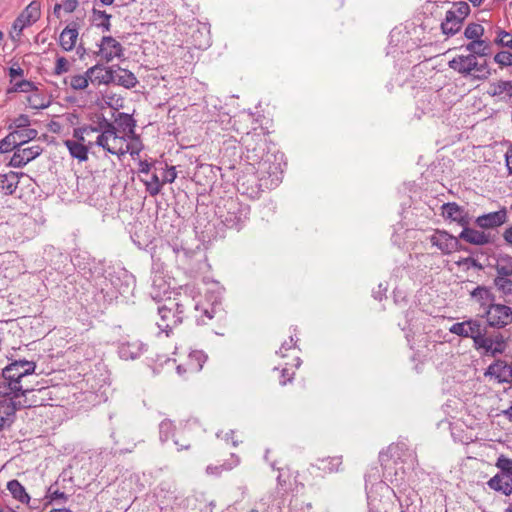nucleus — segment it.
<instances>
[{
    "label": "nucleus",
    "mask_w": 512,
    "mask_h": 512,
    "mask_svg": "<svg viewBox=\"0 0 512 512\" xmlns=\"http://www.w3.org/2000/svg\"><path fill=\"white\" fill-rule=\"evenodd\" d=\"M459 238L473 245H485L490 242V236L488 234L467 226H463Z\"/></svg>",
    "instance_id": "nucleus-22"
},
{
    "label": "nucleus",
    "mask_w": 512,
    "mask_h": 512,
    "mask_svg": "<svg viewBox=\"0 0 512 512\" xmlns=\"http://www.w3.org/2000/svg\"><path fill=\"white\" fill-rule=\"evenodd\" d=\"M473 6H480L484 0H468Z\"/></svg>",
    "instance_id": "nucleus-56"
},
{
    "label": "nucleus",
    "mask_w": 512,
    "mask_h": 512,
    "mask_svg": "<svg viewBox=\"0 0 512 512\" xmlns=\"http://www.w3.org/2000/svg\"><path fill=\"white\" fill-rule=\"evenodd\" d=\"M472 264H473V266H474V267H477V268H479V269H481V268H482V266H481V265H479L475 260H473V261H472Z\"/></svg>",
    "instance_id": "nucleus-60"
},
{
    "label": "nucleus",
    "mask_w": 512,
    "mask_h": 512,
    "mask_svg": "<svg viewBox=\"0 0 512 512\" xmlns=\"http://www.w3.org/2000/svg\"><path fill=\"white\" fill-rule=\"evenodd\" d=\"M100 128L95 144L112 155L121 157L129 153L134 157L143 149L140 138L135 135L134 125L127 124L126 127H122L105 122Z\"/></svg>",
    "instance_id": "nucleus-1"
},
{
    "label": "nucleus",
    "mask_w": 512,
    "mask_h": 512,
    "mask_svg": "<svg viewBox=\"0 0 512 512\" xmlns=\"http://www.w3.org/2000/svg\"><path fill=\"white\" fill-rule=\"evenodd\" d=\"M50 512H72V511H70L68 509H53Z\"/></svg>",
    "instance_id": "nucleus-57"
},
{
    "label": "nucleus",
    "mask_w": 512,
    "mask_h": 512,
    "mask_svg": "<svg viewBox=\"0 0 512 512\" xmlns=\"http://www.w3.org/2000/svg\"><path fill=\"white\" fill-rule=\"evenodd\" d=\"M486 329L487 328L479 320L470 318L462 322L454 323L449 328V331L463 338H471L474 345Z\"/></svg>",
    "instance_id": "nucleus-12"
},
{
    "label": "nucleus",
    "mask_w": 512,
    "mask_h": 512,
    "mask_svg": "<svg viewBox=\"0 0 512 512\" xmlns=\"http://www.w3.org/2000/svg\"><path fill=\"white\" fill-rule=\"evenodd\" d=\"M481 317L485 318L487 326L503 329L512 323V307L494 302Z\"/></svg>",
    "instance_id": "nucleus-9"
},
{
    "label": "nucleus",
    "mask_w": 512,
    "mask_h": 512,
    "mask_svg": "<svg viewBox=\"0 0 512 512\" xmlns=\"http://www.w3.org/2000/svg\"><path fill=\"white\" fill-rule=\"evenodd\" d=\"M64 145L68 149L70 156L77 159L79 162H85L88 160L89 150L81 143L67 139L64 141Z\"/></svg>",
    "instance_id": "nucleus-26"
},
{
    "label": "nucleus",
    "mask_w": 512,
    "mask_h": 512,
    "mask_svg": "<svg viewBox=\"0 0 512 512\" xmlns=\"http://www.w3.org/2000/svg\"><path fill=\"white\" fill-rule=\"evenodd\" d=\"M442 215L461 226H467L470 218L463 207L455 202H449L442 205Z\"/></svg>",
    "instance_id": "nucleus-18"
},
{
    "label": "nucleus",
    "mask_w": 512,
    "mask_h": 512,
    "mask_svg": "<svg viewBox=\"0 0 512 512\" xmlns=\"http://www.w3.org/2000/svg\"><path fill=\"white\" fill-rule=\"evenodd\" d=\"M342 466V457L340 456H333V457H326L321 460H319L318 468L322 470L324 473H336L341 470Z\"/></svg>",
    "instance_id": "nucleus-32"
},
{
    "label": "nucleus",
    "mask_w": 512,
    "mask_h": 512,
    "mask_svg": "<svg viewBox=\"0 0 512 512\" xmlns=\"http://www.w3.org/2000/svg\"><path fill=\"white\" fill-rule=\"evenodd\" d=\"M493 285L500 296L509 301L512 297V276L511 277H494Z\"/></svg>",
    "instance_id": "nucleus-28"
},
{
    "label": "nucleus",
    "mask_w": 512,
    "mask_h": 512,
    "mask_svg": "<svg viewBox=\"0 0 512 512\" xmlns=\"http://www.w3.org/2000/svg\"><path fill=\"white\" fill-rule=\"evenodd\" d=\"M477 54L469 52L467 55H458L448 62L449 68L464 77L471 76L474 80H486L491 71L487 62L479 63Z\"/></svg>",
    "instance_id": "nucleus-3"
},
{
    "label": "nucleus",
    "mask_w": 512,
    "mask_h": 512,
    "mask_svg": "<svg viewBox=\"0 0 512 512\" xmlns=\"http://www.w3.org/2000/svg\"><path fill=\"white\" fill-rule=\"evenodd\" d=\"M112 83H116L117 85L130 89L136 86L138 80L131 71L119 67L117 70H114V79Z\"/></svg>",
    "instance_id": "nucleus-24"
},
{
    "label": "nucleus",
    "mask_w": 512,
    "mask_h": 512,
    "mask_svg": "<svg viewBox=\"0 0 512 512\" xmlns=\"http://www.w3.org/2000/svg\"><path fill=\"white\" fill-rule=\"evenodd\" d=\"M89 80L92 84L108 85L113 82L114 69L112 67H104L102 65H94L87 69Z\"/></svg>",
    "instance_id": "nucleus-19"
},
{
    "label": "nucleus",
    "mask_w": 512,
    "mask_h": 512,
    "mask_svg": "<svg viewBox=\"0 0 512 512\" xmlns=\"http://www.w3.org/2000/svg\"><path fill=\"white\" fill-rule=\"evenodd\" d=\"M503 238L507 243L512 245V227L504 231Z\"/></svg>",
    "instance_id": "nucleus-52"
},
{
    "label": "nucleus",
    "mask_w": 512,
    "mask_h": 512,
    "mask_svg": "<svg viewBox=\"0 0 512 512\" xmlns=\"http://www.w3.org/2000/svg\"><path fill=\"white\" fill-rule=\"evenodd\" d=\"M160 321L157 323L158 326L165 331L171 330L178 323V317L172 312L170 308L162 306L158 310Z\"/></svg>",
    "instance_id": "nucleus-27"
},
{
    "label": "nucleus",
    "mask_w": 512,
    "mask_h": 512,
    "mask_svg": "<svg viewBox=\"0 0 512 512\" xmlns=\"http://www.w3.org/2000/svg\"><path fill=\"white\" fill-rule=\"evenodd\" d=\"M46 498L49 499L50 501H57V500L66 501L67 495L59 489L57 484H54L48 488Z\"/></svg>",
    "instance_id": "nucleus-42"
},
{
    "label": "nucleus",
    "mask_w": 512,
    "mask_h": 512,
    "mask_svg": "<svg viewBox=\"0 0 512 512\" xmlns=\"http://www.w3.org/2000/svg\"><path fill=\"white\" fill-rule=\"evenodd\" d=\"M31 405L32 403L28 399L4 397L3 400H0V430L13 423L18 409Z\"/></svg>",
    "instance_id": "nucleus-11"
},
{
    "label": "nucleus",
    "mask_w": 512,
    "mask_h": 512,
    "mask_svg": "<svg viewBox=\"0 0 512 512\" xmlns=\"http://www.w3.org/2000/svg\"><path fill=\"white\" fill-rule=\"evenodd\" d=\"M217 471H218V467H211V466L207 467L208 474H215V473H217Z\"/></svg>",
    "instance_id": "nucleus-55"
},
{
    "label": "nucleus",
    "mask_w": 512,
    "mask_h": 512,
    "mask_svg": "<svg viewBox=\"0 0 512 512\" xmlns=\"http://www.w3.org/2000/svg\"><path fill=\"white\" fill-rule=\"evenodd\" d=\"M141 181L145 185L146 191L150 196L158 195L163 187V182L156 173H151L149 178H142Z\"/></svg>",
    "instance_id": "nucleus-34"
},
{
    "label": "nucleus",
    "mask_w": 512,
    "mask_h": 512,
    "mask_svg": "<svg viewBox=\"0 0 512 512\" xmlns=\"http://www.w3.org/2000/svg\"><path fill=\"white\" fill-rule=\"evenodd\" d=\"M9 76H10V81H11V83H14V82H15L16 77H21V76H23V69H22V68H20V67H14V66H12V67L9 69Z\"/></svg>",
    "instance_id": "nucleus-50"
},
{
    "label": "nucleus",
    "mask_w": 512,
    "mask_h": 512,
    "mask_svg": "<svg viewBox=\"0 0 512 512\" xmlns=\"http://www.w3.org/2000/svg\"><path fill=\"white\" fill-rule=\"evenodd\" d=\"M504 414L510 421H512V405L507 410L504 411Z\"/></svg>",
    "instance_id": "nucleus-54"
},
{
    "label": "nucleus",
    "mask_w": 512,
    "mask_h": 512,
    "mask_svg": "<svg viewBox=\"0 0 512 512\" xmlns=\"http://www.w3.org/2000/svg\"><path fill=\"white\" fill-rule=\"evenodd\" d=\"M485 29L481 24L469 23L465 30L464 36L470 42L465 46L466 50L477 54L479 57L487 56L491 49V43L488 39H484Z\"/></svg>",
    "instance_id": "nucleus-6"
},
{
    "label": "nucleus",
    "mask_w": 512,
    "mask_h": 512,
    "mask_svg": "<svg viewBox=\"0 0 512 512\" xmlns=\"http://www.w3.org/2000/svg\"><path fill=\"white\" fill-rule=\"evenodd\" d=\"M18 150L20 151L21 155L25 158V160L29 163L42 153L43 148L40 145H32L25 148H18Z\"/></svg>",
    "instance_id": "nucleus-38"
},
{
    "label": "nucleus",
    "mask_w": 512,
    "mask_h": 512,
    "mask_svg": "<svg viewBox=\"0 0 512 512\" xmlns=\"http://www.w3.org/2000/svg\"><path fill=\"white\" fill-rule=\"evenodd\" d=\"M41 15L40 3L38 1H32L16 18L13 23V29L18 30L20 34L22 30L35 23Z\"/></svg>",
    "instance_id": "nucleus-15"
},
{
    "label": "nucleus",
    "mask_w": 512,
    "mask_h": 512,
    "mask_svg": "<svg viewBox=\"0 0 512 512\" xmlns=\"http://www.w3.org/2000/svg\"><path fill=\"white\" fill-rule=\"evenodd\" d=\"M30 126V119L27 115H19L17 116L12 123L9 125V129L17 130L21 128H26Z\"/></svg>",
    "instance_id": "nucleus-44"
},
{
    "label": "nucleus",
    "mask_w": 512,
    "mask_h": 512,
    "mask_svg": "<svg viewBox=\"0 0 512 512\" xmlns=\"http://www.w3.org/2000/svg\"><path fill=\"white\" fill-rule=\"evenodd\" d=\"M177 178V171L174 166H167L165 171L162 174L161 182L163 185L166 183H173Z\"/></svg>",
    "instance_id": "nucleus-47"
},
{
    "label": "nucleus",
    "mask_w": 512,
    "mask_h": 512,
    "mask_svg": "<svg viewBox=\"0 0 512 512\" xmlns=\"http://www.w3.org/2000/svg\"><path fill=\"white\" fill-rule=\"evenodd\" d=\"M105 5H110L113 3L114 0H100Z\"/></svg>",
    "instance_id": "nucleus-58"
},
{
    "label": "nucleus",
    "mask_w": 512,
    "mask_h": 512,
    "mask_svg": "<svg viewBox=\"0 0 512 512\" xmlns=\"http://www.w3.org/2000/svg\"><path fill=\"white\" fill-rule=\"evenodd\" d=\"M70 67L71 64L68 61V59H66L63 56H59L56 58L53 74L56 76H60L64 73H67L70 70Z\"/></svg>",
    "instance_id": "nucleus-39"
},
{
    "label": "nucleus",
    "mask_w": 512,
    "mask_h": 512,
    "mask_svg": "<svg viewBox=\"0 0 512 512\" xmlns=\"http://www.w3.org/2000/svg\"><path fill=\"white\" fill-rule=\"evenodd\" d=\"M98 132H99V129L96 127H92V126H84V127L75 128L73 130V136L71 139L73 141L83 144L85 146V148L90 150L93 147V145H96L95 141L91 140L90 138L93 134L98 133Z\"/></svg>",
    "instance_id": "nucleus-23"
},
{
    "label": "nucleus",
    "mask_w": 512,
    "mask_h": 512,
    "mask_svg": "<svg viewBox=\"0 0 512 512\" xmlns=\"http://www.w3.org/2000/svg\"><path fill=\"white\" fill-rule=\"evenodd\" d=\"M429 241L431 246L445 255L451 254L459 248L458 238L444 230H435L434 233L429 236Z\"/></svg>",
    "instance_id": "nucleus-14"
},
{
    "label": "nucleus",
    "mask_w": 512,
    "mask_h": 512,
    "mask_svg": "<svg viewBox=\"0 0 512 512\" xmlns=\"http://www.w3.org/2000/svg\"><path fill=\"white\" fill-rule=\"evenodd\" d=\"M506 220L507 210L506 208H502L498 211L478 216L475 220V223L482 229H493L504 224Z\"/></svg>",
    "instance_id": "nucleus-17"
},
{
    "label": "nucleus",
    "mask_w": 512,
    "mask_h": 512,
    "mask_svg": "<svg viewBox=\"0 0 512 512\" xmlns=\"http://www.w3.org/2000/svg\"><path fill=\"white\" fill-rule=\"evenodd\" d=\"M94 15L96 16V20L98 21V26L103 27L104 31H110L111 16L109 14H107L105 11H97V10H94Z\"/></svg>",
    "instance_id": "nucleus-43"
},
{
    "label": "nucleus",
    "mask_w": 512,
    "mask_h": 512,
    "mask_svg": "<svg viewBox=\"0 0 512 512\" xmlns=\"http://www.w3.org/2000/svg\"><path fill=\"white\" fill-rule=\"evenodd\" d=\"M79 37L76 25H68L65 27L59 36V45L64 51H72L77 43Z\"/></svg>",
    "instance_id": "nucleus-21"
},
{
    "label": "nucleus",
    "mask_w": 512,
    "mask_h": 512,
    "mask_svg": "<svg viewBox=\"0 0 512 512\" xmlns=\"http://www.w3.org/2000/svg\"><path fill=\"white\" fill-rule=\"evenodd\" d=\"M34 84L28 80H20L13 83V87L10 91L14 92H30L34 90Z\"/></svg>",
    "instance_id": "nucleus-46"
},
{
    "label": "nucleus",
    "mask_w": 512,
    "mask_h": 512,
    "mask_svg": "<svg viewBox=\"0 0 512 512\" xmlns=\"http://www.w3.org/2000/svg\"><path fill=\"white\" fill-rule=\"evenodd\" d=\"M470 11V6L467 2L460 1L454 3L452 8L446 12L445 18L441 23L442 33L448 36L458 33Z\"/></svg>",
    "instance_id": "nucleus-5"
},
{
    "label": "nucleus",
    "mask_w": 512,
    "mask_h": 512,
    "mask_svg": "<svg viewBox=\"0 0 512 512\" xmlns=\"http://www.w3.org/2000/svg\"><path fill=\"white\" fill-rule=\"evenodd\" d=\"M89 75L86 71L84 74H74L64 80L65 84L68 85L72 90L83 91L89 85Z\"/></svg>",
    "instance_id": "nucleus-30"
},
{
    "label": "nucleus",
    "mask_w": 512,
    "mask_h": 512,
    "mask_svg": "<svg viewBox=\"0 0 512 512\" xmlns=\"http://www.w3.org/2000/svg\"><path fill=\"white\" fill-rule=\"evenodd\" d=\"M486 93L497 101L508 102L512 99V82L496 80L489 83Z\"/></svg>",
    "instance_id": "nucleus-16"
},
{
    "label": "nucleus",
    "mask_w": 512,
    "mask_h": 512,
    "mask_svg": "<svg viewBox=\"0 0 512 512\" xmlns=\"http://www.w3.org/2000/svg\"><path fill=\"white\" fill-rule=\"evenodd\" d=\"M97 56L105 62H111L114 59H120L124 56V48L122 44L112 36H103Z\"/></svg>",
    "instance_id": "nucleus-13"
},
{
    "label": "nucleus",
    "mask_w": 512,
    "mask_h": 512,
    "mask_svg": "<svg viewBox=\"0 0 512 512\" xmlns=\"http://www.w3.org/2000/svg\"><path fill=\"white\" fill-rule=\"evenodd\" d=\"M33 108H43L45 107L44 104H31Z\"/></svg>",
    "instance_id": "nucleus-59"
},
{
    "label": "nucleus",
    "mask_w": 512,
    "mask_h": 512,
    "mask_svg": "<svg viewBox=\"0 0 512 512\" xmlns=\"http://www.w3.org/2000/svg\"><path fill=\"white\" fill-rule=\"evenodd\" d=\"M138 171L139 173H142V174H145L146 176H148L151 172V169L153 167V163H150L146 160H143V161H139V164H138Z\"/></svg>",
    "instance_id": "nucleus-49"
},
{
    "label": "nucleus",
    "mask_w": 512,
    "mask_h": 512,
    "mask_svg": "<svg viewBox=\"0 0 512 512\" xmlns=\"http://www.w3.org/2000/svg\"><path fill=\"white\" fill-rule=\"evenodd\" d=\"M160 434L164 436L165 439H168L170 436L174 437V443L179 446V449H189L190 444L189 443H181L180 440L176 437L175 434H172V432L176 429L174 423L169 419H164L160 425Z\"/></svg>",
    "instance_id": "nucleus-29"
},
{
    "label": "nucleus",
    "mask_w": 512,
    "mask_h": 512,
    "mask_svg": "<svg viewBox=\"0 0 512 512\" xmlns=\"http://www.w3.org/2000/svg\"><path fill=\"white\" fill-rule=\"evenodd\" d=\"M11 134L15 135L16 143L19 146H21V145L27 143L28 141L35 139L38 135V132L36 129L30 128V126H29L24 129L21 128V129L13 130L11 132Z\"/></svg>",
    "instance_id": "nucleus-35"
},
{
    "label": "nucleus",
    "mask_w": 512,
    "mask_h": 512,
    "mask_svg": "<svg viewBox=\"0 0 512 512\" xmlns=\"http://www.w3.org/2000/svg\"><path fill=\"white\" fill-rule=\"evenodd\" d=\"M493 61L502 69L512 66V52L501 50L493 57Z\"/></svg>",
    "instance_id": "nucleus-36"
},
{
    "label": "nucleus",
    "mask_w": 512,
    "mask_h": 512,
    "mask_svg": "<svg viewBox=\"0 0 512 512\" xmlns=\"http://www.w3.org/2000/svg\"><path fill=\"white\" fill-rule=\"evenodd\" d=\"M496 33L497 36L494 40V43L497 46L507 47L512 50V33L500 28L497 30Z\"/></svg>",
    "instance_id": "nucleus-37"
},
{
    "label": "nucleus",
    "mask_w": 512,
    "mask_h": 512,
    "mask_svg": "<svg viewBox=\"0 0 512 512\" xmlns=\"http://www.w3.org/2000/svg\"><path fill=\"white\" fill-rule=\"evenodd\" d=\"M470 295L483 312H485L495 301V295L491 292L490 288L486 286H477L471 291Z\"/></svg>",
    "instance_id": "nucleus-20"
},
{
    "label": "nucleus",
    "mask_w": 512,
    "mask_h": 512,
    "mask_svg": "<svg viewBox=\"0 0 512 512\" xmlns=\"http://www.w3.org/2000/svg\"><path fill=\"white\" fill-rule=\"evenodd\" d=\"M15 141V135L11 132L2 140H0V153H7L18 147Z\"/></svg>",
    "instance_id": "nucleus-40"
},
{
    "label": "nucleus",
    "mask_w": 512,
    "mask_h": 512,
    "mask_svg": "<svg viewBox=\"0 0 512 512\" xmlns=\"http://www.w3.org/2000/svg\"><path fill=\"white\" fill-rule=\"evenodd\" d=\"M28 164V162L25 160V158L21 155L20 151L17 149L13 156L10 159L9 165L11 167L20 168Z\"/></svg>",
    "instance_id": "nucleus-48"
},
{
    "label": "nucleus",
    "mask_w": 512,
    "mask_h": 512,
    "mask_svg": "<svg viewBox=\"0 0 512 512\" xmlns=\"http://www.w3.org/2000/svg\"><path fill=\"white\" fill-rule=\"evenodd\" d=\"M7 489L12 494L13 498L23 504H28L30 496L26 492L24 486L18 480H11L7 483Z\"/></svg>",
    "instance_id": "nucleus-31"
},
{
    "label": "nucleus",
    "mask_w": 512,
    "mask_h": 512,
    "mask_svg": "<svg viewBox=\"0 0 512 512\" xmlns=\"http://www.w3.org/2000/svg\"><path fill=\"white\" fill-rule=\"evenodd\" d=\"M493 268L496 272L495 277H511L512 276V257L508 254L499 255Z\"/></svg>",
    "instance_id": "nucleus-25"
},
{
    "label": "nucleus",
    "mask_w": 512,
    "mask_h": 512,
    "mask_svg": "<svg viewBox=\"0 0 512 512\" xmlns=\"http://www.w3.org/2000/svg\"><path fill=\"white\" fill-rule=\"evenodd\" d=\"M175 361L177 362V373L188 379L202 370L206 362V355L202 351L195 350L180 354Z\"/></svg>",
    "instance_id": "nucleus-8"
},
{
    "label": "nucleus",
    "mask_w": 512,
    "mask_h": 512,
    "mask_svg": "<svg viewBox=\"0 0 512 512\" xmlns=\"http://www.w3.org/2000/svg\"><path fill=\"white\" fill-rule=\"evenodd\" d=\"M78 7L77 0H64L62 4H56L54 6V13H57L60 9H63L66 13H72Z\"/></svg>",
    "instance_id": "nucleus-45"
},
{
    "label": "nucleus",
    "mask_w": 512,
    "mask_h": 512,
    "mask_svg": "<svg viewBox=\"0 0 512 512\" xmlns=\"http://www.w3.org/2000/svg\"><path fill=\"white\" fill-rule=\"evenodd\" d=\"M193 424H194V422L191 423L190 421H187L184 424H180L179 430H181V431H188V430L191 429Z\"/></svg>",
    "instance_id": "nucleus-53"
},
{
    "label": "nucleus",
    "mask_w": 512,
    "mask_h": 512,
    "mask_svg": "<svg viewBox=\"0 0 512 512\" xmlns=\"http://www.w3.org/2000/svg\"><path fill=\"white\" fill-rule=\"evenodd\" d=\"M36 363L28 360H15L2 370L0 396L28 399L27 394L34 391L30 385L23 384V379L35 372Z\"/></svg>",
    "instance_id": "nucleus-2"
},
{
    "label": "nucleus",
    "mask_w": 512,
    "mask_h": 512,
    "mask_svg": "<svg viewBox=\"0 0 512 512\" xmlns=\"http://www.w3.org/2000/svg\"><path fill=\"white\" fill-rule=\"evenodd\" d=\"M296 342L297 340H294L292 336H289V341H285L280 347L279 351L276 352L277 358H282V355L287 353H294L297 355Z\"/></svg>",
    "instance_id": "nucleus-41"
},
{
    "label": "nucleus",
    "mask_w": 512,
    "mask_h": 512,
    "mask_svg": "<svg viewBox=\"0 0 512 512\" xmlns=\"http://www.w3.org/2000/svg\"><path fill=\"white\" fill-rule=\"evenodd\" d=\"M274 371L281 385H286L294 378L295 372L300 366V358L294 353L283 354L282 358L275 361Z\"/></svg>",
    "instance_id": "nucleus-10"
},
{
    "label": "nucleus",
    "mask_w": 512,
    "mask_h": 512,
    "mask_svg": "<svg viewBox=\"0 0 512 512\" xmlns=\"http://www.w3.org/2000/svg\"><path fill=\"white\" fill-rule=\"evenodd\" d=\"M19 183V174L16 172H9L5 174L0 180V188L7 195H12Z\"/></svg>",
    "instance_id": "nucleus-33"
},
{
    "label": "nucleus",
    "mask_w": 512,
    "mask_h": 512,
    "mask_svg": "<svg viewBox=\"0 0 512 512\" xmlns=\"http://www.w3.org/2000/svg\"><path fill=\"white\" fill-rule=\"evenodd\" d=\"M473 347L484 356L496 357L505 352L507 339L500 332L488 334L486 329Z\"/></svg>",
    "instance_id": "nucleus-7"
},
{
    "label": "nucleus",
    "mask_w": 512,
    "mask_h": 512,
    "mask_svg": "<svg viewBox=\"0 0 512 512\" xmlns=\"http://www.w3.org/2000/svg\"><path fill=\"white\" fill-rule=\"evenodd\" d=\"M506 165L509 172L512 174V147L506 152Z\"/></svg>",
    "instance_id": "nucleus-51"
},
{
    "label": "nucleus",
    "mask_w": 512,
    "mask_h": 512,
    "mask_svg": "<svg viewBox=\"0 0 512 512\" xmlns=\"http://www.w3.org/2000/svg\"><path fill=\"white\" fill-rule=\"evenodd\" d=\"M510 511L512 512V508L510 509Z\"/></svg>",
    "instance_id": "nucleus-61"
},
{
    "label": "nucleus",
    "mask_w": 512,
    "mask_h": 512,
    "mask_svg": "<svg viewBox=\"0 0 512 512\" xmlns=\"http://www.w3.org/2000/svg\"><path fill=\"white\" fill-rule=\"evenodd\" d=\"M495 466L500 472L488 481V486L505 495H512V459L500 455Z\"/></svg>",
    "instance_id": "nucleus-4"
}]
</instances>
